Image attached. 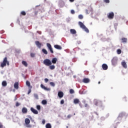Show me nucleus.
<instances>
[{
  "label": "nucleus",
  "instance_id": "nucleus-5",
  "mask_svg": "<svg viewBox=\"0 0 128 128\" xmlns=\"http://www.w3.org/2000/svg\"><path fill=\"white\" fill-rule=\"evenodd\" d=\"M46 46L48 50H50V52H51V54H54V50H52V45L50 43H47Z\"/></svg>",
  "mask_w": 128,
  "mask_h": 128
},
{
  "label": "nucleus",
  "instance_id": "nucleus-9",
  "mask_svg": "<svg viewBox=\"0 0 128 128\" xmlns=\"http://www.w3.org/2000/svg\"><path fill=\"white\" fill-rule=\"evenodd\" d=\"M58 96L60 98H62L64 97V92L62 91H60L58 92Z\"/></svg>",
  "mask_w": 128,
  "mask_h": 128
},
{
  "label": "nucleus",
  "instance_id": "nucleus-11",
  "mask_svg": "<svg viewBox=\"0 0 128 128\" xmlns=\"http://www.w3.org/2000/svg\"><path fill=\"white\" fill-rule=\"evenodd\" d=\"M122 66L124 68H128V66L126 65V62L123 61L122 62Z\"/></svg>",
  "mask_w": 128,
  "mask_h": 128
},
{
  "label": "nucleus",
  "instance_id": "nucleus-2",
  "mask_svg": "<svg viewBox=\"0 0 128 128\" xmlns=\"http://www.w3.org/2000/svg\"><path fill=\"white\" fill-rule=\"evenodd\" d=\"M78 24L81 28H82V30H84L86 32H90V30H88V29L84 26L83 22H78Z\"/></svg>",
  "mask_w": 128,
  "mask_h": 128
},
{
  "label": "nucleus",
  "instance_id": "nucleus-28",
  "mask_svg": "<svg viewBox=\"0 0 128 128\" xmlns=\"http://www.w3.org/2000/svg\"><path fill=\"white\" fill-rule=\"evenodd\" d=\"M124 113H120L119 114V116H118V118H124Z\"/></svg>",
  "mask_w": 128,
  "mask_h": 128
},
{
  "label": "nucleus",
  "instance_id": "nucleus-54",
  "mask_svg": "<svg viewBox=\"0 0 128 128\" xmlns=\"http://www.w3.org/2000/svg\"><path fill=\"white\" fill-rule=\"evenodd\" d=\"M98 84H100V81H99Z\"/></svg>",
  "mask_w": 128,
  "mask_h": 128
},
{
  "label": "nucleus",
  "instance_id": "nucleus-52",
  "mask_svg": "<svg viewBox=\"0 0 128 128\" xmlns=\"http://www.w3.org/2000/svg\"><path fill=\"white\" fill-rule=\"evenodd\" d=\"M88 104H85L84 106L85 108H88Z\"/></svg>",
  "mask_w": 128,
  "mask_h": 128
},
{
  "label": "nucleus",
  "instance_id": "nucleus-35",
  "mask_svg": "<svg viewBox=\"0 0 128 128\" xmlns=\"http://www.w3.org/2000/svg\"><path fill=\"white\" fill-rule=\"evenodd\" d=\"M21 14L22 16H26V12H24V11H22L21 12Z\"/></svg>",
  "mask_w": 128,
  "mask_h": 128
},
{
  "label": "nucleus",
  "instance_id": "nucleus-15",
  "mask_svg": "<svg viewBox=\"0 0 128 128\" xmlns=\"http://www.w3.org/2000/svg\"><path fill=\"white\" fill-rule=\"evenodd\" d=\"M80 100L78 98H75L74 100V104H80Z\"/></svg>",
  "mask_w": 128,
  "mask_h": 128
},
{
  "label": "nucleus",
  "instance_id": "nucleus-29",
  "mask_svg": "<svg viewBox=\"0 0 128 128\" xmlns=\"http://www.w3.org/2000/svg\"><path fill=\"white\" fill-rule=\"evenodd\" d=\"M34 98H35L36 100H38V94H34Z\"/></svg>",
  "mask_w": 128,
  "mask_h": 128
},
{
  "label": "nucleus",
  "instance_id": "nucleus-36",
  "mask_svg": "<svg viewBox=\"0 0 128 128\" xmlns=\"http://www.w3.org/2000/svg\"><path fill=\"white\" fill-rule=\"evenodd\" d=\"M50 86H56V84H54L53 82H50Z\"/></svg>",
  "mask_w": 128,
  "mask_h": 128
},
{
  "label": "nucleus",
  "instance_id": "nucleus-23",
  "mask_svg": "<svg viewBox=\"0 0 128 128\" xmlns=\"http://www.w3.org/2000/svg\"><path fill=\"white\" fill-rule=\"evenodd\" d=\"M122 42H128V38H122L121 39Z\"/></svg>",
  "mask_w": 128,
  "mask_h": 128
},
{
  "label": "nucleus",
  "instance_id": "nucleus-38",
  "mask_svg": "<svg viewBox=\"0 0 128 128\" xmlns=\"http://www.w3.org/2000/svg\"><path fill=\"white\" fill-rule=\"evenodd\" d=\"M64 104V100H60V104Z\"/></svg>",
  "mask_w": 128,
  "mask_h": 128
},
{
  "label": "nucleus",
  "instance_id": "nucleus-44",
  "mask_svg": "<svg viewBox=\"0 0 128 128\" xmlns=\"http://www.w3.org/2000/svg\"><path fill=\"white\" fill-rule=\"evenodd\" d=\"M20 104L18 103V102H16V106H18Z\"/></svg>",
  "mask_w": 128,
  "mask_h": 128
},
{
  "label": "nucleus",
  "instance_id": "nucleus-49",
  "mask_svg": "<svg viewBox=\"0 0 128 128\" xmlns=\"http://www.w3.org/2000/svg\"><path fill=\"white\" fill-rule=\"evenodd\" d=\"M4 128V126L2 124H0V128Z\"/></svg>",
  "mask_w": 128,
  "mask_h": 128
},
{
  "label": "nucleus",
  "instance_id": "nucleus-46",
  "mask_svg": "<svg viewBox=\"0 0 128 128\" xmlns=\"http://www.w3.org/2000/svg\"><path fill=\"white\" fill-rule=\"evenodd\" d=\"M42 124H46V120H42Z\"/></svg>",
  "mask_w": 128,
  "mask_h": 128
},
{
  "label": "nucleus",
  "instance_id": "nucleus-42",
  "mask_svg": "<svg viewBox=\"0 0 128 128\" xmlns=\"http://www.w3.org/2000/svg\"><path fill=\"white\" fill-rule=\"evenodd\" d=\"M71 12V14H74V10H71V12Z\"/></svg>",
  "mask_w": 128,
  "mask_h": 128
},
{
  "label": "nucleus",
  "instance_id": "nucleus-25",
  "mask_svg": "<svg viewBox=\"0 0 128 128\" xmlns=\"http://www.w3.org/2000/svg\"><path fill=\"white\" fill-rule=\"evenodd\" d=\"M49 68H50V70H54V68H56V66L54 65H50L49 66Z\"/></svg>",
  "mask_w": 128,
  "mask_h": 128
},
{
  "label": "nucleus",
  "instance_id": "nucleus-26",
  "mask_svg": "<svg viewBox=\"0 0 128 128\" xmlns=\"http://www.w3.org/2000/svg\"><path fill=\"white\" fill-rule=\"evenodd\" d=\"M42 52L44 54H48V51L46 50L43 48L42 49Z\"/></svg>",
  "mask_w": 128,
  "mask_h": 128
},
{
  "label": "nucleus",
  "instance_id": "nucleus-18",
  "mask_svg": "<svg viewBox=\"0 0 128 128\" xmlns=\"http://www.w3.org/2000/svg\"><path fill=\"white\" fill-rule=\"evenodd\" d=\"M54 48L56 50H62V48L58 44L54 45Z\"/></svg>",
  "mask_w": 128,
  "mask_h": 128
},
{
  "label": "nucleus",
  "instance_id": "nucleus-40",
  "mask_svg": "<svg viewBox=\"0 0 128 128\" xmlns=\"http://www.w3.org/2000/svg\"><path fill=\"white\" fill-rule=\"evenodd\" d=\"M104 2H106V4L110 3V0H104Z\"/></svg>",
  "mask_w": 128,
  "mask_h": 128
},
{
  "label": "nucleus",
  "instance_id": "nucleus-51",
  "mask_svg": "<svg viewBox=\"0 0 128 128\" xmlns=\"http://www.w3.org/2000/svg\"><path fill=\"white\" fill-rule=\"evenodd\" d=\"M79 106L80 108H82V103H80Z\"/></svg>",
  "mask_w": 128,
  "mask_h": 128
},
{
  "label": "nucleus",
  "instance_id": "nucleus-17",
  "mask_svg": "<svg viewBox=\"0 0 128 128\" xmlns=\"http://www.w3.org/2000/svg\"><path fill=\"white\" fill-rule=\"evenodd\" d=\"M30 119L26 118L25 119V124L26 125L30 124Z\"/></svg>",
  "mask_w": 128,
  "mask_h": 128
},
{
  "label": "nucleus",
  "instance_id": "nucleus-1",
  "mask_svg": "<svg viewBox=\"0 0 128 128\" xmlns=\"http://www.w3.org/2000/svg\"><path fill=\"white\" fill-rule=\"evenodd\" d=\"M6 64L8 66H10V62H8V58L5 57L4 59L2 62L1 63V68H4V66H6Z\"/></svg>",
  "mask_w": 128,
  "mask_h": 128
},
{
  "label": "nucleus",
  "instance_id": "nucleus-10",
  "mask_svg": "<svg viewBox=\"0 0 128 128\" xmlns=\"http://www.w3.org/2000/svg\"><path fill=\"white\" fill-rule=\"evenodd\" d=\"M35 44L38 48H42V44H40V42L36 41Z\"/></svg>",
  "mask_w": 128,
  "mask_h": 128
},
{
  "label": "nucleus",
  "instance_id": "nucleus-39",
  "mask_svg": "<svg viewBox=\"0 0 128 128\" xmlns=\"http://www.w3.org/2000/svg\"><path fill=\"white\" fill-rule=\"evenodd\" d=\"M72 114H69L67 116V118H72Z\"/></svg>",
  "mask_w": 128,
  "mask_h": 128
},
{
  "label": "nucleus",
  "instance_id": "nucleus-16",
  "mask_svg": "<svg viewBox=\"0 0 128 128\" xmlns=\"http://www.w3.org/2000/svg\"><path fill=\"white\" fill-rule=\"evenodd\" d=\"M26 85L28 86L29 88H32V86H30V81L26 82Z\"/></svg>",
  "mask_w": 128,
  "mask_h": 128
},
{
  "label": "nucleus",
  "instance_id": "nucleus-47",
  "mask_svg": "<svg viewBox=\"0 0 128 128\" xmlns=\"http://www.w3.org/2000/svg\"><path fill=\"white\" fill-rule=\"evenodd\" d=\"M37 33L38 34H42V32H40V31H37Z\"/></svg>",
  "mask_w": 128,
  "mask_h": 128
},
{
  "label": "nucleus",
  "instance_id": "nucleus-41",
  "mask_svg": "<svg viewBox=\"0 0 128 128\" xmlns=\"http://www.w3.org/2000/svg\"><path fill=\"white\" fill-rule=\"evenodd\" d=\"M30 92H32V88H29V90H28V94H30Z\"/></svg>",
  "mask_w": 128,
  "mask_h": 128
},
{
  "label": "nucleus",
  "instance_id": "nucleus-19",
  "mask_svg": "<svg viewBox=\"0 0 128 128\" xmlns=\"http://www.w3.org/2000/svg\"><path fill=\"white\" fill-rule=\"evenodd\" d=\"M22 114H26L28 112V108H22Z\"/></svg>",
  "mask_w": 128,
  "mask_h": 128
},
{
  "label": "nucleus",
  "instance_id": "nucleus-3",
  "mask_svg": "<svg viewBox=\"0 0 128 128\" xmlns=\"http://www.w3.org/2000/svg\"><path fill=\"white\" fill-rule=\"evenodd\" d=\"M44 64L46 66H52V61L50 59H45L43 62Z\"/></svg>",
  "mask_w": 128,
  "mask_h": 128
},
{
  "label": "nucleus",
  "instance_id": "nucleus-55",
  "mask_svg": "<svg viewBox=\"0 0 128 128\" xmlns=\"http://www.w3.org/2000/svg\"><path fill=\"white\" fill-rule=\"evenodd\" d=\"M74 116H76V113H74Z\"/></svg>",
  "mask_w": 128,
  "mask_h": 128
},
{
  "label": "nucleus",
  "instance_id": "nucleus-56",
  "mask_svg": "<svg viewBox=\"0 0 128 128\" xmlns=\"http://www.w3.org/2000/svg\"><path fill=\"white\" fill-rule=\"evenodd\" d=\"M127 24H128V22H126Z\"/></svg>",
  "mask_w": 128,
  "mask_h": 128
},
{
  "label": "nucleus",
  "instance_id": "nucleus-43",
  "mask_svg": "<svg viewBox=\"0 0 128 128\" xmlns=\"http://www.w3.org/2000/svg\"><path fill=\"white\" fill-rule=\"evenodd\" d=\"M30 56H32V58H34V54L31 53L30 54Z\"/></svg>",
  "mask_w": 128,
  "mask_h": 128
},
{
  "label": "nucleus",
  "instance_id": "nucleus-7",
  "mask_svg": "<svg viewBox=\"0 0 128 128\" xmlns=\"http://www.w3.org/2000/svg\"><path fill=\"white\" fill-rule=\"evenodd\" d=\"M40 87L42 88H44V90H47L48 92L50 90V88H48L46 87L42 84H40Z\"/></svg>",
  "mask_w": 128,
  "mask_h": 128
},
{
  "label": "nucleus",
  "instance_id": "nucleus-53",
  "mask_svg": "<svg viewBox=\"0 0 128 128\" xmlns=\"http://www.w3.org/2000/svg\"><path fill=\"white\" fill-rule=\"evenodd\" d=\"M38 12H35V14H38Z\"/></svg>",
  "mask_w": 128,
  "mask_h": 128
},
{
  "label": "nucleus",
  "instance_id": "nucleus-32",
  "mask_svg": "<svg viewBox=\"0 0 128 128\" xmlns=\"http://www.w3.org/2000/svg\"><path fill=\"white\" fill-rule=\"evenodd\" d=\"M117 54H122V50H120V49H118L117 50Z\"/></svg>",
  "mask_w": 128,
  "mask_h": 128
},
{
  "label": "nucleus",
  "instance_id": "nucleus-50",
  "mask_svg": "<svg viewBox=\"0 0 128 128\" xmlns=\"http://www.w3.org/2000/svg\"><path fill=\"white\" fill-rule=\"evenodd\" d=\"M70 2H74V0H69Z\"/></svg>",
  "mask_w": 128,
  "mask_h": 128
},
{
  "label": "nucleus",
  "instance_id": "nucleus-37",
  "mask_svg": "<svg viewBox=\"0 0 128 128\" xmlns=\"http://www.w3.org/2000/svg\"><path fill=\"white\" fill-rule=\"evenodd\" d=\"M36 108H37V110H40V106L37 105L36 106Z\"/></svg>",
  "mask_w": 128,
  "mask_h": 128
},
{
  "label": "nucleus",
  "instance_id": "nucleus-57",
  "mask_svg": "<svg viewBox=\"0 0 128 128\" xmlns=\"http://www.w3.org/2000/svg\"><path fill=\"white\" fill-rule=\"evenodd\" d=\"M84 103H86V101H84Z\"/></svg>",
  "mask_w": 128,
  "mask_h": 128
},
{
  "label": "nucleus",
  "instance_id": "nucleus-24",
  "mask_svg": "<svg viewBox=\"0 0 128 128\" xmlns=\"http://www.w3.org/2000/svg\"><path fill=\"white\" fill-rule=\"evenodd\" d=\"M2 86H8V84L6 83V81L4 80L2 82Z\"/></svg>",
  "mask_w": 128,
  "mask_h": 128
},
{
  "label": "nucleus",
  "instance_id": "nucleus-34",
  "mask_svg": "<svg viewBox=\"0 0 128 128\" xmlns=\"http://www.w3.org/2000/svg\"><path fill=\"white\" fill-rule=\"evenodd\" d=\"M78 18H80V20H82L84 18V16L82 14H80L78 16Z\"/></svg>",
  "mask_w": 128,
  "mask_h": 128
},
{
  "label": "nucleus",
  "instance_id": "nucleus-6",
  "mask_svg": "<svg viewBox=\"0 0 128 128\" xmlns=\"http://www.w3.org/2000/svg\"><path fill=\"white\" fill-rule=\"evenodd\" d=\"M112 62L113 66H116L118 64V58H114L112 59Z\"/></svg>",
  "mask_w": 128,
  "mask_h": 128
},
{
  "label": "nucleus",
  "instance_id": "nucleus-30",
  "mask_svg": "<svg viewBox=\"0 0 128 128\" xmlns=\"http://www.w3.org/2000/svg\"><path fill=\"white\" fill-rule=\"evenodd\" d=\"M42 104H48V102H46V100H42Z\"/></svg>",
  "mask_w": 128,
  "mask_h": 128
},
{
  "label": "nucleus",
  "instance_id": "nucleus-4",
  "mask_svg": "<svg viewBox=\"0 0 128 128\" xmlns=\"http://www.w3.org/2000/svg\"><path fill=\"white\" fill-rule=\"evenodd\" d=\"M107 16L109 20H112L114 18V12H110L108 14Z\"/></svg>",
  "mask_w": 128,
  "mask_h": 128
},
{
  "label": "nucleus",
  "instance_id": "nucleus-31",
  "mask_svg": "<svg viewBox=\"0 0 128 128\" xmlns=\"http://www.w3.org/2000/svg\"><path fill=\"white\" fill-rule=\"evenodd\" d=\"M98 100H94V104H95V106H98Z\"/></svg>",
  "mask_w": 128,
  "mask_h": 128
},
{
  "label": "nucleus",
  "instance_id": "nucleus-20",
  "mask_svg": "<svg viewBox=\"0 0 128 128\" xmlns=\"http://www.w3.org/2000/svg\"><path fill=\"white\" fill-rule=\"evenodd\" d=\"M14 88L16 90L18 89V82H16L14 84Z\"/></svg>",
  "mask_w": 128,
  "mask_h": 128
},
{
  "label": "nucleus",
  "instance_id": "nucleus-13",
  "mask_svg": "<svg viewBox=\"0 0 128 128\" xmlns=\"http://www.w3.org/2000/svg\"><path fill=\"white\" fill-rule=\"evenodd\" d=\"M56 62H58V58H52L51 62L52 64H56Z\"/></svg>",
  "mask_w": 128,
  "mask_h": 128
},
{
  "label": "nucleus",
  "instance_id": "nucleus-27",
  "mask_svg": "<svg viewBox=\"0 0 128 128\" xmlns=\"http://www.w3.org/2000/svg\"><path fill=\"white\" fill-rule=\"evenodd\" d=\"M46 128H52V125L48 123V124H46Z\"/></svg>",
  "mask_w": 128,
  "mask_h": 128
},
{
  "label": "nucleus",
  "instance_id": "nucleus-45",
  "mask_svg": "<svg viewBox=\"0 0 128 128\" xmlns=\"http://www.w3.org/2000/svg\"><path fill=\"white\" fill-rule=\"evenodd\" d=\"M44 82H48V79L46 78L44 79Z\"/></svg>",
  "mask_w": 128,
  "mask_h": 128
},
{
  "label": "nucleus",
  "instance_id": "nucleus-21",
  "mask_svg": "<svg viewBox=\"0 0 128 128\" xmlns=\"http://www.w3.org/2000/svg\"><path fill=\"white\" fill-rule=\"evenodd\" d=\"M22 64H23V66H26V68L28 67V62H26L23 60L22 61Z\"/></svg>",
  "mask_w": 128,
  "mask_h": 128
},
{
  "label": "nucleus",
  "instance_id": "nucleus-12",
  "mask_svg": "<svg viewBox=\"0 0 128 128\" xmlns=\"http://www.w3.org/2000/svg\"><path fill=\"white\" fill-rule=\"evenodd\" d=\"M82 82L84 84H88V82H90V80L88 78H84L83 79Z\"/></svg>",
  "mask_w": 128,
  "mask_h": 128
},
{
  "label": "nucleus",
  "instance_id": "nucleus-8",
  "mask_svg": "<svg viewBox=\"0 0 128 128\" xmlns=\"http://www.w3.org/2000/svg\"><path fill=\"white\" fill-rule=\"evenodd\" d=\"M30 110L34 114H38V110H36V109L34 108H31Z\"/></svg>",
  "mask_w": 128,
  "mask_h": 128
},
{
  "label": "nucleus",
  "instance_id": "nucleus-14",
  "mask_svg": "<svg viewBox=\"0 0 128 128\" xmlns=\"http://www.w3.org/2000/svg\"><path fill=\"white\" fill-rule=\"evenodd\" d=\"M102 68L104 70H106L108 68V65L106 64H104L102 65Z\"/></svg>",
  "mask_w": 128,
  "mask_h": 128
},
{
  "label": "nucleus",
  "instance_id": "nucleus-22",
  "mask_svg": "<svg viewBox=\"0 0 128 128\" xmlns=\"http://www.w3.org/2000/svg\"><path fill=\"white\" fill-rule=\"evenodd\" d=\"M70 32L72 34H76V31L74 29H71Z\"/></svg>",
  "mask_w": 128,
  "mask_h": 128
},
{
  "label": "nucleus",
  "instance_id": "nucleus-33",
  "mask_svg": "<svg viewBox=\"0 0 128 128\" xmlns=\"http://www.w3.org/2000/svg\"><path fill=\"white\" fill-rule=\"evenodd\" d=\"M70 93L72 94H74V90L73 89H70Z\"/></svg>",
  "mask_w": 128,
  "mask_h": 128
},
{
  "label": "nucleus",
  "instance_id": "nucleus-48",
  "mask_svg": "<svg viewBox=\"0 0 128 128\" xmlns=\"http://www.w3.org/2000/svg\"><path fill=\"white\" fill-rule=\"evenodd\" d=\"M26 126L27 128H32V125L28 124V125H26Z\"/></svg>",
  "mask_w": 128,
  "mask_h": 128
}]
</instances>
